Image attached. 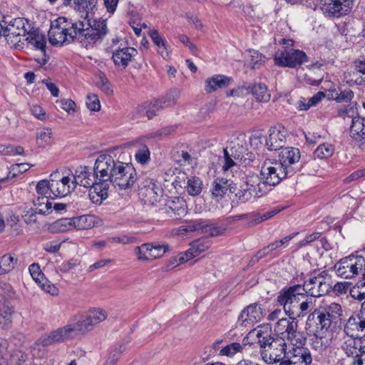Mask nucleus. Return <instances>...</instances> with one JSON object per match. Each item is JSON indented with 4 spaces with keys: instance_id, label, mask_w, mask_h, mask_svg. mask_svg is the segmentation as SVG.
<instances>
[{
    "instance_id": "obj_49",
    "label": "nucleus",
    "mask_w": 365,
    "mask_h": 365,
    "mask_svg": "<svg viewBox=\"0 0 365 365\" xmlns=\"http://www.w3.org/2000/svg\"><path fill=\"white\" fill-rule=\"evenodd\" d=\"M17 262V259L11 255H4L0 257V269L3 274H6L11 271Z\"/></svg>"
},
{
    "instance_id": "obj_24",
    "label": "nucleus",
    "mask_w": 365,
    "mask_h": 365,
    "mask_svg": "<svg viewBox=\"0 0 365 365\" xmlns=\"http://www.w3.org/2000/svg\"><path fill=\"white\" fill-rule=\"evenodd\" d=\"M105 181L95 175V183L90 187L88 194L90 200L95 204H101L108 197L109 186Z\"/></svg>"
},
{
    "instance_id": "obj_64",
    "label": "nucleus",
    "mask_w": 365,
    "mask_h": 365,
    "mask_svg": "<svg viewBox=\"0 0 365 365\" xmlns=\"http://www.w3.org/2000/svg\"><path fill=\"white\" fill-rule=\"evenodd\" d=\"M86 103L90 110L98 111L101 108L100 101L95 94L88 95Z\"/></svg>"
},
{
    "instance_id": "obj_28",
    "label": "nucleus",
    "mask_w": 365,
    "mask_h": 365,
    "mask_svg": "<svg viewBox=\"0 0 365 365\" xmlns=\"http://www.w3.org/2000/svg\"><path fill=\"white\" fill-rule=\"evenodd\" d=\"M72 179V182L74 184V189L76 185L83 186L84 187H90L95 183V175H93L90 172V169L86 166H80L76 171L74 175L70 176Z\"/></svg>"
},
{
    "instance_id": "obj_50",
    "label": "nucleus",
    "mask_w": 365,
    "mask_h": 365,
    "mask_svg": "<svg viewBox=\"0 0 365 365\" xmlns=\"http://www.w3.org/2000/svg\"><path fill=\"white\" fill-rule=\"evenodd\" d=\"M244 346L240 343L233 342L222 347L220 350L219 355L232 357L236 354L241 352Z\"/></svg>"
},
{
    "instance_id": "obj_6",
    "label": "nucleus",
    "mask_w": 365,
    "mask_h": 365,
    "mask_svg": "<svg viewBox=\"0 0 365 365\" xmlns=\"http://www.w3.org/2000/svg\"><path fill=\"white\" fill-rule=\"evenodd\" d=\"M2 35L6 38L7 43L15 49L24 48L22 39L30 31L31 23L24 18H16L9 21L6 18L2 19Z\"/></svg>"
},
{
    "instance_id": "obj_33",
    "label": "nucleus",
    "mask_w": 365,
    "mask_h": 365,
    "mask_svg": "<svg viewBox=\"0 0 365 365\" xmlns=\"http://www.w3.org/2000/svg\"><path fill=\"white\" fill-rule=\"evenodd\" d=\"M317 310L321 314H324L327 318H329L332 322L342 314L341 306L336 302L323 301Z\"/></svg>"
},
{
    "instance_id": "obj_29",
    "label": "nucleus",
    "mask_w": 365,
    "mask_h": 365,
    "mask_svg": "<svg viewBox=\"0 0 365 365\" xmlns=\"http://www.w3.org/2000/svg\"><path fill=\"white\" fill-rule=\"evenodd\" d=\"M22 41H24V46L26 43L36 48L41 50L44 53L46 52V39L45 35L38 29H34L31 24L30 31L26 34Z\"/></svg>"
},
{
    "instance_id": "obj_52",
    "label": "nucleus",
    "mask_w": 365,
    "mask_h": 365,
    "mask_svg": "<svg viewBox=\"0 0 365 365\" xmlns=\"http://www.w3.org/2000/svg\"><path fill=\"white\" fill-rule=\"evenodd\" d=\"M249 54L247 63L252 68H258L259 66L265 61V56L256 50H250Z\"/></svg>"
},
{
    "instance_id": "obj_7",
    "label": "nucleus",
    "mask_w": 365,
    "mask_h": 365,
    "mask_svg": "<svg viewBox=\"0 0 365 365\" xmlns=\"http://www.w3.org/2000/svg\"><path fill=\"white\" fill-rule=\"evenodd\" d=\"M288 318H281L274 325V331L278 335V339H282L284 341H289L292 346L304 345L306 337L302 331L298 330V320L292 316Z\"/></svg>"
},
{
    "instance_id": "obj_37",
    "label": "nucleus",
    "mask_w": 365,
    "mask_h": 365,
    "mask_svg": "<svg viewBox=\"0 0 365 365\" xmlns=\"http://www.w3.org/2000/svg\"><path fill=\"white\" fill-rule=\"evenodd\" d=\"M73 227L78 230H88L94 227L96 217L93 215H83L72 217Z\"/></svg>"
},
{
    "instance_id": "obj_14",
    "label": "nucleus",
    "mask_w": 365,
    "mask_h": 365,
    "mask_svg": "<svg viewBox=\"0 0 365 365\" xmlns=\"http://www.w3.org/2000/svg\"><path fill=\"white\" fill-rule=\"evenodd\" d=\"M351 0H321L320 9L326 16L339 18L351 9Z\"/></svg>"
},
{
    "instance_id": "obj_38",
    "label": "nucleus",
    "mask_w": 365,
    "mask_h": 365,
    "mask_svg": "<svg viewBox=\"0 0 365 365\" xmlns=\"http://www.w3.org/2000/svg\"><path fill=\"white\" fill-rule=\"evenodd\" d=\"M150 37L158 47V52L162 56L163 58H168L170 56V51L166 40L160 36L157 30H153L150 32Z\"/></svg>"
},
{
    "instance_id": "obj_11",
    "label": "nucleus",
    "mask_w": 365,
    "mask_h": 365,
    "mask_svg": "<svg viewBox=\"0 0 365 365\" xmlns=\"http://www.w3.org/2000/svg\"><path fill=\"white\" fill-rule=\"evenodd\" d=\"M275 65L282 67L295 68L308 61L306 53L300 50L292 48H283L275 54Z\"/></svg>"
},
{
    "instance_id": "obj_60",
    "label": "nucleus",
    "mask_w": 365,
    "mask_h": 365,
    "mask_svg": "<svg viewBox=\"0 0 365 365\" xmlns=\"http://www.w3.org/2000/svg\"><path fill=\"white\" fill-rule=\"evenodd\" d=\"M124 349L123 346H120L118 348L112 350L106 360L105 365H116Z\"/></svg>"
},
{
    "instance_id": "obj_22",
    "label": "nucleus",
    "mask_w": 365,
    "mask_h": 365,
    "mask_svg": "<svg viewBox=\"0 0 365 365\" xmlns=\"http://www.w3.org/2000/svg\"><path fill=\"white\" fill-rule=\"evenodd\" d=\"M331 324L332 321L329 318H327L317 309L309 315L307 321V326H309V327L314 325V331L327 334L333 333L331 329Z\"/></svg>"
},
{
    "instance_id": "obj_4",
    "label": "nucleus",
    "mask_w": 365,
    "mask_h": 365,
    "mask_svg": "<svg viewBox=\"0 0 365 365\" xmlns=\"http://www.w3.org/2000/svg\"><path fill=\"white\" fill-rule=\"evenodd\" d=\"M78 42L84 47L100 42L108 34L106 20L101 18L91 20L87 14L83 20L78 21Z\"/></svg>"
},
{
    "instance_id": "obj_43",
    "label": "nucleus",
    "mask_w": 365,
    "mask_h": 365,
    "mask_svg": "<svg viewBox=\"0 0 365 365\" xmlns=\"http://www.w3.org/2000/svg\"><path fill=\"white\" fill-rule=\"evenodd\" d=\"M304 298L305 300L302 302L298 306L297 304L294 309L293 316L295 317L297 319L299 317H304L314 307V303L312 297H308V296L306 295ZM291 316H292V314Z\"/></svg>"
},
{
    "instance_id": "obj_34",
    "label": "nucleus",
    "mask_w": 365,
    "mask_h": 365,
    "mask_svg": "<svg viewBox=\"0 0 365 365\" xmlns=\"http://www.w3.org/2000/svg\"><path fill=\"white\" fill-rule=\"evenodd\" d=\"M231 78L223 75H215L205 81V90L210 93L219 88H225L229 86Z\"/></svg>"
},
{
    "instance_id": "obj_36",
    "label": "nucleus",
    "mask_w": 365,
    "mask_h": 365,
    "mask_svg": "<svg viewBox=\"0 0 365 365\" xmlns=\"http://www.w3.org/2000/svg\"><path fill=\"white\" fill-rule=\"evenodd\" d=\"M227 230L226 226L214 222L209 220H203L202 234L210 237H217L223 235Z\"/></svg>"
},
{
    "instance_id": "obj_26",
    "label": "nucleus",
    "mask_w": 365,
    "mask_h": 365,
    "mask_svg": "<svg viewBox=\"0 0 365 365\" xmlns=\"http://www.w3.org/2000/svg\"><path fill=\"white\" fill-rule=\"evenodd\" d=\"M356 332L365 335V313L362 310L350 317L344 327V334H358Z\"/></svg>"
},
{
    "instance_id": "obj_5",
    "label": "nucleus",
    "mask_w": 365,
    "mask_h": 365,
    "mask_svg": "<svg viewBox=\"0 0 365 365\" xmlns=\"http://www.w3.org/2000/svg\"><path fill=\"white\" fill-rule=\"evenodd\" d=\"M78 21L60 16L51 22L48 32V41L53 46H62L76 39L78 41Z\"/></svg>"
},
{
    "instance_id": "obj_42",
    "label": "nucleus",
    "mask_w": 365,
    "mask_h": 365,
    "mask_svg": "<svg viewBox=\"0 0 365 365\" xmlns=\"http://www.w3.org/2000/svg\"><path fill=\"white\" fill-rule=\"evenodd\" d=\"M50 197L36 195L33 200V205L39 214L48 215L52 211V202Z\"/></svg>"
},
{
    "instance_id": "obj_53",
    "label": "nucleus",
    "mask_w": 365,
    "mask_h": 365,
    "mask_svg": "<svg viewBox=\"0 0 365 365\" xmlns=\"http://www.w3.org/2000/svg\"><path fill=\"white\" fill-rule=\"evenodd\" d=\"M152 244L145 243L141 246L136 247L135 249V255L137 258L140 261H148L150 257H148L151 252Z\"/></svg>"
},
{
    "instance_id": "obj_13",
    "label": "nucleus",
    "mask_w": 365,
    "mask_h": 365,
    "mask_svg": "<svg viewBox=\"0 0 365 365\" xmlns=\"http://www.w3.org/2000/svg\"><path fill=\"white\" fill-rule=\"evenodd\" d=\"M340 347L347 357L353 359L365 348V339L358 334H344L340 339Z\"/></svg>"
},
{
    "instance_id": "obj_48",
    "label": "nucleus",
    "mask_w": 365,
    "mask_h": 365,
    "mask_svg": "<svg viewBox=\"0 0 365 365\" xmlns=\"http://www.w3.org/2000/svg\"><path fill=\"white\" fill-rule=\"evenodd\" d=\"M52 131L50 128H43L36 133L37 143L41 147H45L52 143Z\"/></svg>"
},
{
    "instance_id": "obj_62",
    "label": "nucleus",
    "mask_w": 365,
    "mask_h": 365,
    "mask_svg": "<svg viewBox=\"0 0 365 365\" xmlns=\"http://www.w3.org/2000/svg\"><path fill=\"white\" fill-rule=\"evenodd\" d=\"M29 272L36 283H41L44 280V274L42 273L40 267L36 263H33L29 267Z\"/></svg>"
},
{
    "instance_id": "obj_25",
    "label": "nucleus",
    "mask_w": 365,
    "mask_h": 365,
    "mask_svg": "<svg viewBox=\"0 0 365 365\" xmlns=\"http://www.w3.org/2000/svg\"><path fill=\"white\" fill-rule=\"evenodd\" d=\"M137 54L135 48L124 46L112 54V59L115 66L125 68Z\"/></svg>"
},
{
    "instance_id": "obj_51",
    "label": "nucleus",
    "mask_w": 365,
    "mask_h": 365,
    "mask_svg": "<svg viewBox=\"0 0 365 365\" xmlns=\"http://www.w3.org/2000/svg\"><path fill=\"white\" fill-rule=\"evenodd\" d=\"M36 195L47 196L51 199L53 198V193L51 192V180H43L38 182L36 186Z\"/></svg>"
},
{
    "instance_id": "obj_18",
    "label": "nucleus",
    "mask_w": 365,
    "mask_h": 365,
    "mask_svg": "<svg viewBox=\"0 0 365 365\" xmlns=\"http://www.w3.org/2000/svg\"><path fill=\"white\" fill-rule=\"evenodd\" d=\"M320 278L312 277L302 285L304 293L312 297H319L327 294L331 288V284L319 281Z\"/></svg>"
},
{
    "instance_id": "obj_8",
    "label": "nucleus",
    "mask_w": 365,
    "mask_h": 365,
    "mask_svg": "<svg viewBox=\"0 0 365 365\" xmlns=\"http://www.w3.org/2000/svg\"><path fill=\"white\" fill-rule=\"evenodd\" d=\"M288 170L289 168L282 165L278 160L267 159L261 167V179L268 185L275 186L282 180L292 176Z\"/></svg>"
},
{
    "instance_id": "obj_63",
    "label": "nucleus",
    "mask_w": 365,
    "mask_h": 365,
    "mask_svg": "<svg viewBox=\"0 0 365 365\" xmlns=\"http://www.w3.org/2000/svg\"><path fill=\"white\" fill-rule=\"evenodd\" d=\"M152 248L151 252L149 255L150 260L155 259L162 257L166 252L165 247L164 245H160L157 243H151Z\"/></svg>"
},
{
    "instance_id": "obj_54",
    "label": "nucleus",
    "mask_w": 365,
    "mask_h": 365,
    "mask_svg": "<svg viewBox=\"0 0 365 365\" xmlns=\"http://www.w3.org/2000/svg\"><path fill=\"white\" fill-rule=\"evenodd\" d=\"M87 314L95 326L101 323L107 318L106 312L100 308L91 309Z\"/></svg>"
},
{
    "instance_id": "obj_44",
    "label": "nucleus",
    "mask_w": 365,
    "mask_h": 365,
    "mask_svg": "<svg viewBox=\"0 0 365 365\" xmlns=\"http://www.w3.org/2000/svg\"><path fill=\"white\" fill-rule=\"evenodd\" d=\"M73 229L72 217L59 219L53 222L49 227V230L53 232H64Z\"/></svg>"
},
{
    "instance_id": "obj_41",
    "label": "nucleus",
    "mask_w": 365,
    "mask_h": 365,
    "mask_svg": "<svg viewBox=\"0 0 365 365\" xmlns=\"http://www.w3.org/2000/svg\"><path fill=\"white\" fill-rule=\"evenodd\" d=\"M250 190L252 196L255 197H260L266 194L267 185H268L263 180H260L258 175H252L249 178Z\"/></svg>"
},
{
    "instance_id": "obj_31",
    "label": "nucleus",
    "mask_w": 365,
    "mask_h": 365,
    "mask_svg": "<svg viewBox=\"0 0 365 365\" xmlns=\"http://www.w3.org/2000/svg\"><path fill=\"white\" fill-rule=\"evenodd\" d=\"M351 137L361 144L365 143V118L353 117L350 127Z\"/></svg>"
},
{
    "instance_id": "obj_40",
    "label": "nucleus",
    "mask_w": 365,
    "mask_h": 365,
    "mask_svg": "<svg viewBox=\"0 0 365 365\" xmlns=\"http://www.w3.org/2000/svg\"><path fill=\"white\" fill-rule=\"evenodd\" d=\"M249 178L246 182L245 187L238 188L235 184H232L230 188V194H234L236 199L241 202H245L250 200L252 197V191L250 190Z\"/></svg>"
},
{
    "instance_id": "obj_59",
    "label": "nucleus",
    "mask_w": 365,
    "mask_h": 365,
    "mask_svg": "<svg viewBox=\"0 0 365 365\" xmlns=\"http://www.w3.org/2000/svg\"><path fill=\"white\" fill-rule=\"evenodd\" d=\"M96 4L97 0H75L74 6L78 10L85 9L86 14H88V11H91L96 7Z\"/></svg>"
},
{
    "instance_id": "obj_55",
    "label": "nucleus",
    "mask_w": 365,
    "mask_h": 365,
    "mask_svg": "<svg viewBox=\"0 0 365 365\" xmlns=\"http://www.w3.org/2000/svg\"><path fill=\"white\" fill-rule=\"evenodd\" d=\"M354 78L348 80V82H353L356 85L365 84V63H360L356 66V71L354 72Z\"/></svg>"
},
{
    "instance_id": "obj_32",
    "label": "nucleus",
    "mask_w": 365,
    "mask_h": 365,
    "mask_svg": "<svg viewBox=\"0 0 365 365\" xmlns=\"http://www.w3.org/2000/svg\"><path fill=\"white\" fill-rule=\"evenodd\" d=\"M232 184L227 179L216 178L210 187L212 199L216 202H219L225 195L230 193V188Z\"/></svg>"
},
{
    "instance_id": "obj_39",
    "label": "nucleus",
    "mask_w": 365,
    "mask_h": 365,
    "mask_svg": "<svg viewBox=\"0 0 365 365\" xmlns=\"http://www.w3.org/2000/svg\"><path fill=\"white\" fill-rule=\"evenodd\" d=\"M75 331V334H86L91 331L95 327L91 318L86 313V314L81 315L80 319L74 324H71Z\"/></svg>"
},
{
    "instance_id": "obj_2",
    "label": "nucleus",
    "mask_w": 365,
    "mask_h": 365,
    "mask_svg": "<svg viewBox=\"0 0 365 365\" xmlns=\"http://www.w3.org/2000/svg\"><path fill=\"white\" fill-rule=\"evenodd\" d=\"M260 346V355L267 364L281 362L287 357V345L282 339L273 338L270 335L271 328L268 325L259 327L255 330Z\"/></svg>"
},
{
    "instance_id": "obj_58",
    "label": "nucleus",
    "mask_w": 365,
    "mask_h": 365,
    "mask_svg": "<svg viewBox=\"0 0 365 365\" xmlns=\"http://www.w3.org/2000/svg\"><path fill=\"white\" fill-rule=\"evenodd\" d=\"M96 85L106 95H110L113 93L112 85L103 74H101L98 76Z\"/></svg>"
},
{
    "instance_id": "obj_56",
    "label": "nucleus",
    "mask_w": 365,
    "mask_h": 365,
    "mask_svg": "<svg viewBox=\"0 0 365 365\" xmlns=\"http://www.w3.org/2000/svg\"><path fill=\"white\" fill-rule=\"evenodd\" d=\"M203 219L192 220L185 225L180 226V231L185 232H200L202 233Z\"/></svg>"
},
{
    "instance_id": "obj_30",
    "label": "nucleus",
    "mask_w": 365,
    "mask_h": 365,
    "mask_svg": "<svg viewBox=\"0 0 365 365\" xmlns=\"http://www.w3.org/2000/svg\"><path fill=\"white\" fill-rule=\"evenodd\" d=\"M333 333L318 332L313 330V336L310 339L312 348L319 352L325 350L332 343Z\"/></svg>"
},
{
    "instance_id": "obj_17",
    "label": "nucleus",
    "mask_w": 365,
    "mask_h": 365,
    "mask_svg": "<svg viewBox=\"0 0 365 365\" xmlns=\"http://www.w3.org/2000/svg\"><path fill=\"white\" fill-rule=\"evenodd\" d=\"M75 334L72 324H68L51 331L48 334L41 337L39 343L43 346H48L55 343L63 342L69 339Z\"/></svg>"
},
{
    "instance_id": "obj_27",
    "label": "nucleus",
    "mask_w": 365,
    "mask_h": 365,
    "mask_svg": "<svg viewBox=\"0 0 365 365\" xmlns=\"http://www.w3.org/2000/svg\"><path fill=\"white\" fill-rule=\"evenodd\" d=\"M301 346H292V348L287 352V357H289L294 365H310L312 358L309 351Z\"/></svg>"
},
{
    "instance_id": "obj_21",
    "label": "nucleus",
    "mask_w": 365,
    "mask_h": 365,
    "mask_svg": "<svg viewBox=\"0 0 365 365\" xmlns=\"http://www.w3.org/2000/svg\"><path fill=\"white\" fill-rule=\"evenodd\" d=\"M262 318V308L257 303L251 304L240 313L238 322L242 326H252Z\"/></svg>"
},
{
    "instance_id": "obj_3",
    "label": "nucleus",
    "mask_w": 365,
    "mask_h": 365,
    "mask_svg": "<svg viewBox=\"0 0 365 365\" xmlns=\"http://www.w3.org/2000/svg\"><path fill=\"white\" fill-rule=\"evenodd\" d=\"M248 141L245 134L240 133L230 143V148H224V163L222 169L228 170L237 165L244 167L252 166L256 160L255 154L249 150Z\"/></svg>"
},
{
    "instance_id": "obj_1",
    "label": "nucleus",
    "mask_w": 365,
    "mask_h": 365,
    "mask_svg": "<svg viewBox=\"0 0 365 365\" xmlns=\"http://www.w3.org/2000/svg\"><path fill=\"white\" fill-rule=\"evenodd\" d=\"M94 173L105 180L110 187L113 184L120 189L131 187L137 180V173L133 165L115 160L108 153H100L96 159Z\"/></svg>"
},
{
    "instance_id": "obj_19",
    "label": "nucleus",
    "mask_w": 365,
    "mask_h": 365,
    "mask_svg": "<svg viewBox=\"0 0 365 365\" xmlns=\"http://www.w3.org/2000/svg\"><path fill=\"white\" fill-rule=\"evenodd\" d=\"M166 102H175V98H173L172 100H168L167 98L158 99L152 102H145L136 108L135 112L140 117L146 116L148 119L150 120L163 109L164 104H165Z\"/></svg>"
},
{
    "instance_id": "obj_57",
    "label": "nucleus",
    "mask_w": 365,
    "mask_h": 365,
    "mask_svg": "<svg viewBox=\"0 0 365 365\" xmlns=\"http://www.w3.org/2000/svg\"><path fill=\"white\" fill-rule=\"evenodd\" d=\"M135 157L136 160L140 164H145L150 160V153L145 145H141L137 150Z\"/></svg>"
},
{
    "instance_id": "obj_9",
    "label": "nucleus",
    "mask_w": 365,
    "mask_h": 365,
    "mask_svg": "<svg viewBox=\"0 0 365 365\" xmlns=\"http://www.w3.org/2000/svg\"><path fill=\"white\" fill-rule=\"evenodd\" d=\"M336 274L344 279H351L365 272V257L350 255L341 259L334 267Z\"/></svg>"
},
{
    "instance_id": "obj_23",
    "label": "nucleus",
    "mask_w": 365,
    "mask_h": 365,
    "mask_svg": "<svg viewBox=\"0 0 365 365\" xmlns=\"http://www.w3.org/2000/svg\"><path fill=\"white\" fill-rule=\"evenodd\" d=\"M51 182L53 198L65 197L75 190L74 184L69 176H63L59 180L51 178Z\"/></svg>"
},
{
    "instance_id": "obj_16",
    "label": "nucleus",
    "mask_w": 365,
    "mask_h": 365,
    "mask_svg": "<svg viewBox=\"0 0 365 365\" xmlns=\"http://www.w3.org/2000/svg\"><path fill=\"white\" fill-rule=\"evenodd\" d=\"M287 134V129L281 124L270 128L265 143L267 149L271 151L282 149L285 144Z\"/></svg>"
},
{
    "instance_id": "obj_20",
    "label": "nucleus",
    "mask_w": 365,
    "mask_h": 365,
    "mask_svg": "<svg viewBox=\"0 0 365 365\" xmlns=\"http://www.w3.org/2000/svg\"><path fill=\"white\" fill-rule=\"evenodd\" d=\"M301 158L300 151L297 148H282L279 155V162L289 168V173L293 175L296 171V165Z\"/></svg>"
},
{
    "instance_id": "obj_47",
    "label": "nucleus",
    "mask_w": 365,
    "mask_h": 365,
    "mask_svg": "<svg viewBox=\"0 0 365 365\" xmlns=\"http://www.w3.org/2000/svg\"><path fill=\"white\" fill-rule=\"evenodd\" d=\"M185 188L189 195L196 196L202 191V182L199 178L192 177L188 179Z\"/></svg>"
},
{
    "instance_id": "obj_45",
    "label": "nucleus",
    "mask_w": 365,
    "mask_h": 365,
    "mask_svg": "<svg viewBox=\"0 0 365 365\" xmlns=\"http://www.w3.org/2000/svg\"><path fill=\"white\" fill-rule=\"evenodd\" d=\"M252 95L259 102H268L270 99V94L267 87L262 83L255 84L250 87Z\"/></svg>"
},
{
    "instance_id": "obj_61",
    "label": "nucleus",
    "mask_w": 365,
    "mask_h": 365,
    "mask_svg": "<svg viewBox=\"0 0 365 365\" xmlns=\"http://www.w3.org/2000/svg\"><path fill=\"white\" fill-rule=\"evenodd\" d=\"M79 263L80 262L78 259L72 258L68 261L63 262L56 269L60 272L66 273L76 267Z\"/></svg>"
},
{
    "instance_id": "obj_35",
    "label": "nucleus",
    "mask_w": 365,
    "mask_h": 365,
    "mask_svg": "<svg viewBox=\"0 0 365 365\" xmlns=\"http://www.w3.org/2000/svg\"><path fill=\"white\" fill-rule=\"evenodd\" d=\"M14 308L6 299L0 301V328L5 329L11 324Z\"/></svg>"
},
{
    "instance_id": "obj_12",
    "label": "nucleus",
    "mask_w": 365,
    "mask_h": 365,
    "mask_svg": "<svg viewBox=\"0 0 365 365\" xmlns=\"http://www.w3.org/2000/svg\"><path fill=\"white\" fill-rule=\"evenodd\" d=\"M139 184V196L145 203L155 204L163 195V189L159 184L149 178H141Z\"/></svg>"
},
{
    "instance_id": "obj_10",
    "label": "nucleus",
    "mask_w": 365,
    "mask_h": 365,
    "mask_svg": "<svg viewBox=\"0 0 365 365\" xmlns=\"http://www.w3.org/2000/svg\"><path fill=\"white\" fill-rule=\"evenodd\" d=\"M305 297L302 285L297 284L282 288L278 293L277 301L283 307L285 314L290 316L294 314L296 305Z\"/></svg>"
},
{
    "instance_id": "obj_15",
    "label": "nucleus",
    "mask_w": 365,
    "mask_h": 365,
    "mask_svg": "<svg viewBox=\"0 0 365 365\" xmlns=\"http://www.w3.org/2000/svg\"><path fill=\"white\" fill-rule=\"evenodd\" d=\"M211 246V242L207 238H200L193 241L190 248L183 254L173 258V266H178L193 257L198 256L202 252L208 250Z\"/></svg>"
},
{
    "instance_id": "obj_46",
    "label": "nucleus",
    "mask_w": 365,
    "mask_h": 365,
    "mask_svg": "<svg viewBox=\"0 0 365 365\" xmlns=\"http://www.w3.org/2000/svg\"><path fill=\"white\" fill-rule=\"evenodd\" d=\"M335 150L334 145L329 143H324L320 144L314 150V155L319 159H327L331 158Z\"/></svg>"
}]
</instances>
